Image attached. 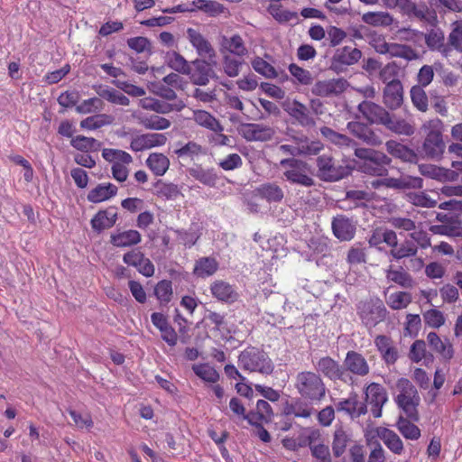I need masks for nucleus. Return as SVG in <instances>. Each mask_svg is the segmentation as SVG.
Returning a JSON list of instances; mask_svg holds the SVG:
<instances>
[{
	"instance_id": "obj_1",
	"label": "nucleus",
	"mask_w": 462,
	"mask_h": 462,
	"mask_svg": "<svg viewBox=\"0 0 462 462\" xmlns=\"http://www.w3.org/2000/svg\"><path fill=\"white\" fill-rule=\"evenodd\" d=\"M282 178L291 185L310 188L315 185L311 166L297 158H286L280 161Z\"/></svg>"
},
{
	"instance_id": "obj_2",
	"label": "nucleus",
	"mask_w": 462,
	"mask_h": 462,
	"mask_svg": "<svg viewBox=\"0 0 462 462\" xmlns=\"http://www.w3.org/2000/svg\"><path fill=\"white\" fill-rule=\"evenodd\" d=\"M397 395L394 402L397 407L410 420L417 422L420 420L418 407L420 397L417 388L407 378H400L396 383Z\"/></svg>"
},
{
	"instance_id": "obj_3",
	"label": "nucleus",
	"mask_w": 462,
	"mask_h": 462,
	"mask_svg": "<svg viewBox=\"0 0 462 462\" xmlns=\"http://www.w3.org/2000/svg\"><path fill=\"white\" fill-rule=\"evenodd\" d=\"M355 155L360 160L357 168L361 172L377 177L387 175L392 159L384 152L368 148H356Z\"/></svg>"
},
{
	"instance_id": "obj_4",
	"label": "nucleus",
	"mask_w": 462,
	"mask_h": 462,
	"mask_svg": "<svg viewBox=\"0 0 462 462\" xmlns=\"http://www.w3.org/2000/svg\"><path fill=\"white\" fill-rule=\"evenodd\" d=\"M239 366L250 373H259L263 375L273 374L274 365L268 354L255 346H247L238 356Z\"/></svg>"
},
{
	"instance_id": "obj_5",
	"label": "nucleus",
	"mask_w": 462,
	"mask_h": 462,
	"mask_svg": "<svg viewBox=\"0 0 462 462\" xmlns=\"http://www.w3.org/2000/svg\"><path fill=\"white\" fill-rule=\"evenodd\" d=\"M294 386L302 398L311 402H319L326 394V386L320 375L311 371L298 373Z\"/></svg>"
},
{
	"instance_id": "obj_6",
	"label": "nucleus",
	"mask_w": 462,
	"mask_h": 462,
	"mask_svg": "<svg viewBox=\"0 0 462 462\" xmlns=\"http://www.w3.org/2000/svg\"><path fill=\"white\" fill-rule=\"evenodd\" d=\"M442 126L439 119L430 120L422 126L426 135L421 151L427 158L439 159L444 153L446 143L443 140Z\"/></svg>"
},
{
	"instance_id": "obj_7",
	"label": "nucleus",
	"mask_w": 462,
	"mask_h": 462,
	"mask_svg": "<svg viewBox=\"0 0 462 462\" xmlns=\"http://www.w3.org/2000/svg\"><path fill=\"white\" fill-rule=\"evenodd\" d=\"M356 313L362 324L371 330L386 319L388 311L383 300L374 297L360 300L356 304Z\"/></svg>"
},
{
	"instance_id": "obj_8",
	"label": "nucleus",
	"mask_w": 462,
	"mask_h": 462,
	"mask_svg": "<svg viewBox=\"0 0 462 462\" xmlns=\"http://www.w3.org/2000/svg\"><path fill=\"white\" fill-rule=\"evenodd\" d=\"M317 176L324 181L334 182L351 174L352 167L345 161L335 160L328 154L316 159Z\"/></svg>"
},
{
	"instance_id": "obj_9",
	"label": "nucleus",
	"mask_w": 462,
	"mask_h": 462,
	"mask_svg": "<svg viewBox=\"0 0 462 462\" xmlns=\"http://www.w3.org/2000/svg\"><path fill=\"white\" fill-rule=\"evenodd\" d=\"M315 367L319 373H321L331 381L339 380L351 386L356 383V379L348 374L343 366L330 356L319 358Z\"/></svg>"
},
{
	"instance_id": "obj_10",
	"label": "nucleus",
	"mask_w": 462,
	"mask_h": 462,
	"mask_svg": "<svg viewBox=\"0 0 462 462\" xmlns=\"http://www.w3.org/2000/svg\"><path fill=\"white\" fill-rule=\"evenodd\" d=\"M216 64L217 62L213 60H206L205 59H195L191 61L187 76H189L193 85L207 86L211 79L217 78L214 70Z\"/></svg>"
},
{
	"instance_id": "obj_11",
	"label": "nucleus",
	"mask_w": 462,
	"mask_h": 462,
	"mask_svg": "<svg viewBox=\"0 0 462 462\" xmlns=\"http://www.w3.org/2000/svg\"><path fill=\"white\" fill-rule=\"evenodd\" d=\"M365 403L371 406V412L374 418L382 416V409L388 401L385 388L378 383H370L364 389Z\"/></svg>"
},
{
	"instance_id": "obj_12",
	"label": "nucleus",
	"mask_w": 462,
	"mask_h": 462,
	"mask_svg": "<svg viewBox=\"0 0 462 462\" xmlns=\"http://www.w3.org/2000/svg\"><path fill=\"white\" fill-rule=\"evenodd\" d=\"M240 134L249 142H266L273 139L275 131L263 124L247 123L241 125Z\"/></svg>"
},
{
	"instance_id": "obj_13",
	"label": "nucleus",
	"mask_w": 462,
	"mask_h": 462,
	"mask_svg": "<svg viewBox=\"0 0 462 462\" xmlns=\"http://www.w3.org/2000/svg\"><path fill=\"white\" fill-rule=\"evenodd\" d=\"M347 87V80L342 78L319 80L313 85L311 93L322 97L337 96L343 93Z\"/></svg>"
},
{
	"instance_id": "obj_14",
	"label": "nucleus",
	"mask_w": 462,
	"mask_h": 462,
	"mask_svg": "<svg viewBox=\"0 0 462 462\" xmlns=\"http://www.w3.org/2000/svg\"><path fill=\"white\" fill-rule=\"evenodd\" d=\"M167 137L164 134L148 133L133 136L130 149L134 152H142L153 147L162 146L166 143Z\"/></svg>"
},
{
	"instance_id": "obj_15",
	"label": "nucleus",
	"mask_w": 462,
	"mask_h": 462,
	"mask_svg": "<svg viewBox=\"0 0 462 462\" xmlns=\"http://www.w3.org/2000/svg\"><path fill=\"white\" fill-rule=\"evenodd\" d=\"M343 368L350 375L366 376L370 366L365 356L356 351H348L343 362Z\"/></svg>"
},
{
	"instance_id": "obj_16",
	"label": "nucleus",
	"mask_w": 462,
	"mask_h": 462,
	"mask_svg": "<svg viewBox=\"0 0 462 462\" xmlns=\"http://www.w3.org/2000/svg\"><path fill=\"white\" fill-rule=\"evenodd\" d=\"M346 128L355 137L368 145L377 146L382 143L380 135L367 124L359 121H351L347 123Z\"/></svg>"
},
{
	"instance_id": "obj_17",
	"label": "nucleus",
	"mask_w": 462,
	"mask_h": 462,
	"mask_svg": "<svg viewBox=\"0 0 462 462\" xmlns=\"http://www.w3.org/2000/svg\"><path fill=\"white\" fill-rule=\"evenodd\" d=\"M336 410L338 412H344L352 419L359 418L368 411L366 403L359 402L358 394L355 391L349 393L348 398L336 403Z\"/></svg>"
},
{
	"instance_id": "obj_18",
	"label": "nucleus",
	"mask_w": 462,
	"mask_h": 462,
	"mask_svg": "<svg viewBox=\"0 0 462 462\" xmlns=\"http://www.w3.org/2000/svg\"><path fill=\"white\" fill-rule=\"evenodd\" d=\"M186 34L187 39L196 50L199 56L208 58L210 60L216 58V51L212 44L199 31L193 28H188Z\"/></svg>"
},
{
	"instance_id": "obj_19",
	"label": "nucleus",
	"mask_w": 462,
	"mask_h": 462,
	"mask_svg": "<svg viewBox=\"0 0 462 462\" xmlns=\"http://www.w3.org/2000/svg\"><path fill=\"white\" fill-rule=\"evenodd\" d=\"M219 46L220 51L223 54H232L240 59H244V57L248 54V49L244 39L237 33L231 36L222 35L220 37Z\"/></svg>"
},
{
	"instance_id": "obj_20",
	"label": "nucleus",
	"mask_w": 462,
	"mask_h": 462,
	"mask_svg": "<svg viewBox=\"0 0 462 462\" xmlns=\"http://www.w3.org/2000/svg\"><path fill=\"white\" fill-rule=\"evenodd\" d=\"M383 102L390 110L398 109L403 102V88L399 79L387 82L383 91Z\"/></svg>"
},
{
	"instance_id": "obj_21",
	"label": "nucleus",
	"mask_w": 462,
	"mask_h": 462,
	"mask_svg": "<svg viewBox=\"0 0 462 462\" xmlns=\"http://www.w3.org/2000/svg\"><path fill=\"white\" fill-rule=\"evenodd\" d=\"M357 110L368 123L381 125L389 113L384 107L371 100L360 102Z\"/></svg>"
},
{
	"instance_id": "obj_22",
	"label": "nucleus",
	"mask_w": 462,
	"mask_h": 462,
	"mask_svg": "<svg viewBox=\"0 0 462 462\" xmlns=\"http://www.w3.org/2000/svg\"><path fill=\"white\" fill-rule=\"evenodd\" d=\"M374 346L380 353L383 361L387 365H392L396 363L399 358V353L390 337L384 335L376 336L374 338Z\"/></svg>"
},
{
	"instance_id": "obj_23",
	"label": "nucleus",
	"mask_w": 462,
	"mask_h": 462,
	"mask_svg": "<svg viewBox=\"0 0 462 462\" xmlns=\"http://www.w3.org/2000/svg\"><path fill=\"white\" fill-rule=\"evenodd\" d=\"M139 105L143 109L152 110L158 114H169L173 111L180 112L185 107V103L181 99H178L174 103L170 104L152 97L140 99Z\"/></svg>"
},
{
	"instance_id": "obj_24",
	"label": "nucleus",
	"mask_w": 462,
	"mask_h": 462,
	"mask_svg": "<svg viewBox=\"0 0 462 462\" xmlns=\"http://www.w3.org/2000/svg\"><path fill=\"white\" fill-rule=\"evenodd\" d=\"M331 227L334 236L341 241H350L356 234V225L346 217L337 215L333 217Z\"/></svg>"
},
{
	"instance_id": "obj_25",
	"label": "nucleus",
	"mask_w": 462,
	"mask_h": 462,
	"mask_svg": "<svg viewBox=\"0 0 462 462\" xmlns=\"http://www.w3.org/2000/svg\"><path fill=\"white\" fill-rule=\"evenodd\" d=\"M285 111L303 127H311L315 125V120L310 116L309 108L297 100L289 102L285 106Z\"/></svg>"
},
{
	"instance_id": "obj_26",
	"label": "nucleus",
	"mask_w": 462,
	"mask_h": 462,
	"mask_svg": "<svg viewBox=\"0 0 462 462\" xmlns=\"http://www.w3.org/2000/svg\"><path fill=\"white\" fill-rule=\"evenodd\" d=\"M210 292L217 300L228 304L236 302L239 293L236 288L225 281H216L210 285Z\"/></svg>"
},
{
	"instance_id": "obj_27",
	"label": "nucleus",
	"mask_w": 462,
	"mask_h": 462,
	"mask_svg": "<svg viewBox=\"0 0 462 462\" xmlns=\"http://www.w3.org/2000/svg\"><path fill=\"white\" fill-rule=\"evenodd\" d=\"M423 180L420 177L402 175L399 178L384 177V188L395 190L421 189Z\"/></svg>"
},
{
	"instance_id": "obj_28",
	"label": "nucleus",
	"mask_w": 462,
	"mask_h": 462,
	"mask_svg": "<svg viewBox=\"0 0 462 462\" xmlns=\"http://www.w3.org/2000/svg\"><path fill=\"white\" fill-rule=\"evenodd\" d=\"M385 147L388 153L402 162L410 163L418 162V154L412 149L401 143L394 140H389L386 142Z\"/></svg>"
},
{
	"instance_id": "obj_29",
	"label": "nucleus",
	"mask_w": 462,
	"mask_h": 462,
	"mask_svg": "<svg viewBox=\"0 0 462 462\" xmlns=\"http://www.w3.org/2000/svg\"><path fill=\"white\" fill-rule=\"evenodd\" d=\"M117 220V212L115 208L99 210L91 219V227L97 233L112 227Z\"/></svg>"
},
{
	"instance_id": "obj_30",
	"label": "nucleus",
	"mask_w": 462,
	"mask_h": 462,
	"mask_svg": "<svg viewBox=\"0 0 462 462\" xmlns=\"http://www.w3.org/2000/svg\"><path fill=\"white\" fill-rule=\"evenodd\" d=\"M427 342L444 360L449 361L454 356L453 346L448 338L442 340L436 332H430L427 335Z\"/></svg>"
},
{
	"instance_id": "obj_31",
	"label": "nucleus",
	"mask_w": 462,
	"mask_h": 462,
	"mask_svg": "<svg viewBox=\"0 0 462 462\" xmlns=\"http://www.w3.org/2000/svg\"><path fill=\"white\" fill-rule=\"evenodd\" d=\"M424 41L428 48L432 51H439L444 56H448L450 49L445 44V35L440 28H432L427 33H424Z\"/></svg>"
},
{
	"instance_id": "obj_32",
	"label": "nucleus",
	"mask_w": 462,
	"mask_h": 462,
	"mask_svg": "<svg viewBox=\"0 0 462 462\" xmlns=\"http://www.w3.org/2000/svg\"><path fill=\"white\" fill-rule=\"evenodd\" d=\"M362 57V52L356 48L345 46L337 49L332 59V67L337 69L339 65L356 64Z\"/></svg>"
},
{
	"instance_id": "obj_33",
	"label": "nucleus",
	"mask_w": 462,
	"mask_h": 462,
	"mask_svg": "<svg viewBox=\"0 0 462 462\" xmlns=\"http://www.w3.org/2000/svg\"><path fill=\"white\" fill-rule=\"evenodd\" d=\"M382 125L389 131L402 135H412L415 132L414 126L405 119L397 118L394 115L388 113Z\"/></svg>"
},
{
	"instance_id": "obj_34",
	"label": "nucleus",
	"mask_w": 462,
	"mask_h": 462,
	"mask_svg": "<svg viewBox=\"0 0 462 462\" xmlns=\"http://www.w3.org/2000/svg\"><path fill=\"white\" fill-rule=\"evenodd\" d=\"M260 198L269 203H280L284 198L283 189L275 182H266L256 189Z\"/></svg>"
},
{
	"instance_id": "obj_35",
	"label": "nucleus",
	"mask_w": 462,
	"mask_h": 462,
	"mask_svg": "<svg viewBox=\"0 0 462 462\" xmlns=\"http://www.w3.org/2000/svg\"><path fill=\"white\" fill-rule=\"evenodd\" d=\"M373 199V193L364 189H349L346 192L342 203H347V208H364Z\"/></svg>"
},
{
	"instance_id": "obj_36",
	"label": "nucleus",
	"mask_w": 462,
	"mask_h": 462,
	"mask_svg": "<svg viewBox=\"0 0 462 462\" xmlns=\"http://www.w3.org/2000/svg\"><path fill=\"white\" fill-rule=\"evenodd\" d=\"M117 187L112 183H101L92 189L88 194V200L92 203H100L115 197Z\"/></svg>"
},
{
	"instance_id": "obj_37",
	"label": "nucleus",
	"mask_w": 462,
	"mask_h": 462,
	"mask_svg": "<svg viewBox=\"0 0 462 462\" xmlns=\"http://www.w3.org/2000/svg\"><path fill=\"white\" fill-rule=\"evenodd\" d=\"M378 437L384 445L395 455H401L403 451V443L396 432L387 428L378 430Z\"/></svg>"
},
{
	"instance_id": "obj_38",
	"label": "nucleus",
	"mask_w": 462,
	"mask_h": 462,
	"mask_svg": "<svg viewBox=\"0 0 462 462\" xmlns=\"http://www.w3.org/2000/svg\"><path fill=\"white\" fill-rule=\"evenodd\" d=\"M110 242L117 247H127L141 242V234L136 230H127L111 236Z\"/></svg>"
},
{
	"instance_id": "obj_39",
	"label": "nucleus",
	"mask_w": 462,
	"mask_h": 462,
	"mask_svg": "<svg viewBox=\"0 0 462 462\" xmlns=\"http://www.w3.org/2000/svg\"><path fill=\"white\" fill-rule=\"evenodd\" d=\"M146 165L156 176L165 174L170 166V161L167 156L159 152L151 153L147 160Z\"/></svg>"
},
{
	"instance_id": "obj_40",
	"label": "nucleus",
	"mask_w": 462,
	"mask_h": 462,
	"mask_svg": "<svg viewBox=\"0 0 462 462\" xmlns=\"http://www.w3.org/2000/svg\"><path fill=\"white\" fill-rule=\"evenodd\" d=\"M193 119L199 125L213 132H223L224 130L220 122L210 113L205 110L195 111Z\"/></svg>"
},
{
	"instance_id": "obj_41",
	"label": "nucleus",
	"mask_w": 462,
	"mask_h": 462,
	"mask_svg": "<svg viewBox=\"0 0 462 462\" xmlns=\"http://www.w3.org/2000/svg\"><path fill=\"white\" fill-rule=\"evenodd\" d=\"M167 65L178 73L188 75L191 62L177 51H168L165 55Z\"/></svg>"
},
{
	"instance_id": "obj_42",
	"label": "nucleus",
	"mask_w": 462,
	"mask_h": 462,
	"mask_svg": "<svg viewBox=\"0 0 462 462\" xmlns=\"http://www.w3.org/2000/svg\"><path fill=\"white\" fill-rule=\"evenodd\" d=\"M396 427L401 434L406 439L411 440H417L420 439L421 433L418 426L413 423V420L407 417L400 416L396 422Z\"/></svg>"
},
{
	"instance_id": "obj_43",
	"label": "nucleus",
	"mask_w": 462,
	"mask_h": 462,
	"mask_svg": "<svg viewBox=\"0 0 462 462\" xmlns=\"http://www.w3.org/2000/svg\"><path fill=\"white\" fill-rule=\"evenodd\" d=\"M351 441L350 434L342 427L337 428L333 435L332 451L336 457H341Z\"/></svg>"
},
{
	"instance_id": "obj_44",
	"label": "nucleus",
	"mask_w": 462,
	"mask_h": 462,
	"mask_svg": "<svg viewBox=\"0 0 462 462\" xmlns=\"http://www.w3.org/2000/svg\"><path fill=\"white\" fill-rule=\"evenodd\" d=\"M97 93L101 98L112 104L125 106L130 104V100L126 96L107 86H99L97 89Z\"/></svg>"
},
{
	"instance_id": "obj_45",
	"label": "nucleus",
	"mask_w": 462,
	"mask_h": 462,
	"mask_svg": "<svg viewBox=\"0 0 462 462\" xmlns=\"http://www.w3.org/2000/svg\"><path fill=\"white\" fill-rule=\"evenodd\" d=\"M267 11L279 23H285L299 17L298 13L284 10L280 3L273 1H270Z\"/></svg>"
},
{
	"instance_id": "obj_46",
	"label": "nucleus",
	"mask_w": 462,
	"mask_h": 462,
	"mask_svg": "<svg viewBox=\"0 0 462 462\" xmlns=\"http://www.w3.org/2000/svg\"><path fill=\"white\" fill-rule=\"evenodd\" d=\"M192 371L199 378L207 383H215L220 377L218 372L208 363L193 365Z\"/></svg>"
},
{
	"instance_id": "obj_47",
	"label": "nucleus",
	"mask_w": 462,
	"mask_h": 462,
	"mask_svg": "<svg viewBox=\"0 0 462 462\" xmlns=\"http://www.w3.org/2000/svg\"><path fill=\"white\" fill-rule=\"evenodd\" d=\"M386 279L402 288H411L413 280L411 276L401 267L399 270H393L392 266L385 271Z\"/></svg>"
},
{
	"instance_id": "obj_48",
	"label": "nucleus",
	"mask_w": 462,
	"mask_h": 462,
	"mask_svg": "<svg viewBox=\"0 0 462 462\" xmlns=\"http://www.w3.org/2000/svg\"><path fill=\"white\" fill-rule=\"evenodd\" d=\"M114 117L106 114H97L88 116L80 122V127L88 130H96L102 126L111 125Z\"/></svg>"
},
{
	"instance_id": "obj_49",
	"label": "nucleus",
	"mask_w": 462,
	"mask_h": 462,
	"mask_svg": "<svg viewBox=\"0 0 462 462\" xmlns=\"http://www.w3.org/2000/svg\"><path fill=\"white\" fill-rule=\"evenodd\" d=\"M362 21L373 26H388L393 23V17L387 12H367L363 14Z\"/></svg>"
},
{
	"instance_id": "obj_50",
	"label": "nucleus",
	"mask_w": 462,
	"mask_h": 462,
	"mask_svg": "<svg viewBox=\"0 0 462 462\" xmlns=\"http://www.w3.org/2000/svg\"><path fill=\"white\" fill-rule=\"evenodd\" d=\"M217 261L210 257H202L196 262L194 273L199 277H208L217 270Z\"/></svg>"
},
{
	"instance_id": "obj_51",
	"label": "nucleus",
	"mask_w": 462,
	"mask_h": 462,
	"mask_svg": "<svg viewBox=\"0 0 462 462\" xmlns=\"http://www.w3.org/2000/svg\"><path fill=\"white\" fill-rule=\"evenodd\" d=\"M155 193L165 199H176L180 195V190L176 184L167 183L159 180L154 184Z\"/></svg>"
},
{
	"instance_id": "obj_52",
	"label": "nucleus",
	"mask_w": 462,
	"mask_h": 462,
	"mask_svg": "<svg viewBox=\"0 0 462 462\" xmlns=\"http://www.w3.org/2000/svg\"><path fill=\"white\" fill-rule=\"evenodd\" d=\"M70 144L73 148L81 151H97L101 147V143L93 137H87L84 135H77L72 138Z\"/></svg>"
},
{
	"instance_id": "obj_53",
	"label": "nucleus",
	"mask_w": 462,
	"mask_h": 462,
	"mask_svg": "<svg viewBox=\"0 0 462 462\" xmlns=\"http://www.w3.org/2000/svg\"><path fill=\"white\" fill-rule=\"evenodd\" d=\"M172 294V282L170 280H162L154 287V295L162 304H168Z\"/></svg>"
},
{
	"instance_id": "obj_54",
	"label": "nucleus",
	"mask_w": 462,
	"mask_h": 462,
	"mask_svg": "<svg viewBox=\"0 0 462 462\" xmlns=\"http://www.w3.org/2000/svg\"><path fill=\"white\" fill-rule=\"evenodd\" d=\"M412 300L411 294L407 291H398L389 295L388 306L393 310L405 309Z\"/></svg>"
},
{
	"instance_id": "obj_55",
	"label": "nucleus",
	"mask_w": 462,
	"mask_h": 462,
	"mask_svg": "<svg viewBox=\"0 0 462 462\" xmlns=\"http://www.w3.org/2000/svg\"><path fill=\"white\" fill-rule=\"evenodd\" d=\"M244 63V59L232 57L228 54L223 56V69L224 72L230 78H235L239 75L240 69Z\"/></svg>"
},
{
	"instance_id": "obj_56",
	"label": "nucleus",
	"mask_w": 462,
	"mask_h": 462,
	"mask_svg": "<svg viewBox=\"0 0 462 462\" xmlns=\"http://www.w3.org/2000/svg\"><path fill=\"white\" fill-rule=\"evenodd\" d=\"M141 124L146 128L151 130H165L171 126V121L165 117L152 115L143 116Z\"/></svg>"
},
{
	"instance_id": "obj_57",
	"label": "nucleus",
	"mask_w": 462,
	"mask_h": 462,
	"mask_svg": "<svg viewBox=\"0 0 462 462\" xmlns=\"http://www.w3.org/2000/svg\"><path fill=\"white\" fill-rule=\"evenodd\" d=\"M171 230L176 234L179 242L188 248L192 247L200 236V235L191 227L189 229L171 228Z\"/></svg>"
},
{
	"instance_id": "obj_58",
	"label": "nucleus",
	"mask_w": 462,
	"mask_h": 462,
	"mask_svg": "<svg viewBox=\"0 0 462 462\" xmlns=\"http://www.w3.org/2000/svg\"><path fill=\"white\" fill-rule=\"evenodd\" d=\"M253 69L267 79H274L278 76L275 68L263 58L256 57L252 61Z\"/></svg>"
},
{
	"instance_id": "obj_59",
	"label": "nucleus",
	"mask_w": 462,
	"mask_h": 462,
	"mask_svg": "<svg viewBox=\"0 0 462 462\" xmlns=\"http://www.w3.org/2000/svg\"><path fill=\"white\" fill-rule=\"evenodd\" d=\"M411 102L420 111L425 112L428 109V97L423 88L413 86L411 89Z\"/></svg>"
},
{
	"instance_id": "obj_60",
	"label": "nucleus",
	"mask_w": 462,
	"mask_h": 462,
	"mask_svg": "<svg viewBox=\"0 0 462 462\" xmlns=\"http://www.w3.org/2000/svg\"><path fill=\"white\" fill-rule=\"evenodd\" d=\"M320 133L328 141L339 146H349L352 143L348 136L337 133L328 126L321 127Z\"/></svg>"
},
{
	"instance_id": "obj_61",
	"label": "nucleus",
	"mask_w": 462,
	"mask_h": 462,
	"mask_svg": "<svg viewBox=\"0 0 462 462\" xmlns=\"http://www.w3.org/2000/svg\"><path fill=\"white\" fill-rule=\"evenodd\" d=\"M192 176L202 184L209 187H214L218 180V176L213 168L196 170Z\"/></svg>"
},
{
	"instance_id": "obj_62",
	"label": "nucleus",
	"mask_w": 462,
	"mask_h": 462,
	"mask_svg": "<svg viewBox=\"0 0 462 462\" xmlns=\"http://www.w3.org/2000/svg\"><path fill=\"white\" fill-rule=\"evenodd\" d=\"M407 200L416 207L434 208L437 200L431 199L424 192H410L407 194Z\"/></svg>"
},
{
	"instance_id": "obj_63",
	"label": "nucleus",
	"mask_w": 462,
	"mask_h": 462,
	"mask_svg": "<svg viewBox=\"0 0 462 462\" xmlns=\"http://www.w3.org/2000/svg\"><path fill=\"white\" fill-rule=\"evenodd\" d=\"M423 319L425 324L433 328H439L445 323L443 312L436 309H430L424 312Z\"/></svg>"
},
{
	"instance_id": "obj_64",
	"label": "nucleus",
	"mask_w": 462,
	"mask_h": 462,
	"mask_svg": "<svg viewBox=\"0 0 462 462\" xmlns=\"http://www.w3.org/2000/svg\"><path fill=\"white\" fill-rule=\"evenodd\" d=\"M448 42L459 52H462V20L452 23V31L448 35Z\"/></svg>"
}]
</instances>
